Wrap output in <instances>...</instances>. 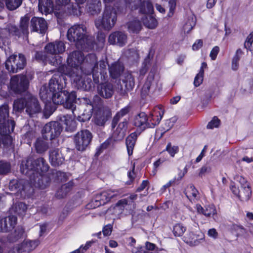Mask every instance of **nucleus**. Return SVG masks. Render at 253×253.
Here are the masks:
<instances>
[{
  "instance_id": "nucleus-1",
  "label": "nucleus",
  "mask_w": 253,
  "mask_h": 253,
  "mask_svg": "<svg viewBox=\"0 0 253 253\" xmlns=\"http://www.w3.org/2000/svg\"><path fill=\"white\" fill-rule=\"evenodd\" d=\"M99 63V67L95 54H89L84 58L81 51H75L70 54L67 58L68 67H60L59 71L68 76L78 88L89 90L93 85L91 79L86 76L83 77L81 73H84L85 75L92 74L93 81L96 84L99 82V75L101 76V80L105 81L107 77V62L102 60Z\"/></svg>"
},
{
  "instance_id": "nucleus-2",
  "label": "nucleus",
  "mask_w": 253,
  "mask_h": 253,
  "mask_svg": "<svg viewBox=\"0 0 253 253\" xmlns=\"http://www.w3.org/2000/svg\"><path fill=\"white\" fill-rule=\"evenodd\" d=\"M66 82L63 75H54L49 81L48 88L45 85L41 87L40 96L45 103L44 115L47 118L55 110V107L51 106V100L54 104H61L65 103V107L71 109L74 116H76V107H74L76 99V93L72 91L69 94L66 91H62L65 87Z\"/></svg>"
},
{
  "instance_id": "nucleus-3",
  "label": "nucleus",
  "mask_w": 253,
  "mask_h": 253,
  "mask_svg": "<svg viewBox=\"0 0 253 253\" xmlns=\"http://www.w3.org/2000/svg\"><path fill=\"white\" fill-rule=\"evenodd\" d=\"M48 169V164L42 158L35 160L30 157L23 161L20 166L21 173L29 176L31 186L41 189L45 188L49 184L50 177L44 174Z\"/></svg>"
},
{
  "instance_id": "nucleus-4",
  "label": "nucleus",
  "mask_w": 253,
  "mask_h": 253,
  "mask_svg": "<svg viewBox=\"0 0 253 253\" xmlns=\"http://www.w3.org/2000/svg\"><path fill=\"white\" fill-rule=\"evenodd\" d=\"M81 102L82 103L78 107L80 112L77 113L78 120L80 122L89 120L94 111L95 123L98 126L104 125L106 119L104 116L101 115L102 101L100 97L95 95L92 101L86 98H83Z\"/></svg>"
},
{
  "instance_id": "nucleus-5",
  "label": "nucleus",
  "mask_w": 253,
  "mask_h": 253,
  "mask_svg": "<svg viewBox=\"0 0 253 253\" xmlns=\"http://www.w3.org/2000/svg\"><path fill=\"white\" fill-rule=\"evenodd\" d=\"M67 37L79 49L88 51L94 48L92 39L88 36L86 27L84 24L73 25L68 29Z\"/></svg>"
},
{
  "instance_id": "nucleus-6",
  "label": "nucleus",
  "mask_w": 253,
  "mask_h": 253,
  "mask_svg": "<svg viewBox=\"0 0 253 253\" xmlns=\"http://www.w3.org/2000/svg\"><path fill=\"white\" fill-rule=\"evenodd\" d=\"M117 20V14L116 9L110 5L105 3V8L102 14V18H99L95 21V26L99 30H111L115 25Z\"/></svg>"
},
{
  "instance_id": "nucleus-7",
  "label": "nucleus",
  "mask_w": 253,
  "mask_h": 253,
  "mask_svg": "<svg viewBox=\"0 0 253 253\" xmlns=\"http://www.w3.org/2000/svg\"><path fill=\"white\" fill-rule=\"evenodd\" d=\"M45 50L48 54L53 56L52 59H49L51 64L55 66H60L59 67L64 66V65H61L62 58L60 55V54L65 50V45L63 42L56 41L54 42H50L45 46ZM64 67L66 66H64Z\"/></svg>"
},
{
  "instance_id": "nucleus-8",
  "label": "nucleus",
  "mask_w": 253,
  "mask_h": 253,
  "mask_svg": "<svg viewBox=\"0 0 253 253\" xmlns=\"http://www.w3.org/2000/svg\"><path fill=\"white\" fill-rule=\"evenodd\" d=\"M30 17L27 14L21 17L20 20L19 28L14 25H9L8 30L4 29L0 33V47L2 48V45L1 44L2 40V33L3 32H8L9 34L12 35L21 37L22 36H27L29 34Z\"/></svg>"
},
{
  "instance_id": "nucleus-9",
  "label": "nucleus",
  "mask_w": 253,
  "mask_h": 253,
  "mask_svg": "<svg viewBox=\"0 0 253 253\" xmlns=\"http://www.w3.org/2000/svg\"><path fill=\"white\" fill-rule=\"evenodd\" d=\"M138 8L140 12L145 14V18L142 19L144 25L149 29L155 28L158 25V21L153 15H150L154 9L149 0H143V3L138 5Z\"/></svg>"
},
{
  "instance_id": "nucleus-10",
  "label": "nucleus",
  "mask_w": 253,
  "mask_h": 253,
  "mask_svg": "<svg viewBox=\"0 0 253 253\" xmlns=\"http://www.w3.org/2000/svg\"><path fill=\"white\" fill-rule=\"evenodd\" d=\"M127 122L126 120L121 122L111 137L107 139L101 146L97 148V154L99 155L102 151L113 144L114 141L122 140L125 137L127 129Z\"/></svg>"
},
{
  "instance_id": "nucleus-11",
  "label": "nucleus",
  "mask_w": 253,
  "mask_h": 253,
  "mask_svg": "<svg viewBox=\"0 0 253 253\" xmlns=\"http://www.w3.org/2000/svg\"><path fill=\"white\" fill-rule=\"evenodd\" d=\"M119 192L108 190L96 195L94 198L87 205L88 208L95 209L108 203L112 198L117 196Z\"/></svg>"
},
{
  "instance_id": "nucleus-12",
  "label": "nucleus",
  "mask_w": 253,
  "mask_h": 253,
  "mask_svg": "<svg viewBox=\"0 0 253 253\" xmlns=\"http://www.w3.org/2000/svg\"><path fill=\"white\" fill-rule=\"evenodd\" d=\"M26 64L24 56L19 54L18 56L12 55L10 56L5 62L6 69L10 73H16L24 68Z\"/></svg>"
},
{
  "instance_id": "nucleus-13",
  "label": "nucleus",
  "mask_w": 253,
  "mask_h": 253,
  "mask_svg": "<svg viewBox=\"0 0 253 253\" xmlns=\"http://www.w3.org/2000/svg\"><path fill=\"white\" fill-rule=\"evenodd\" d=\"M39 244L40 241L38 240L26 239L14 245V247L9 250L8 253H30Z\"/></svg>"
},
{
  "instance_id": "nucleus-14",
  "label": "nucleus",
  "mask_w": 253,
  "mask_h": 253,
  "mask_svg": "<svg viewBox=\"0 0 253 253\" xmlns=\"http://www.w3.org/2000/svg\"><path fill=\"white\" fill-rule=\"evenodd\" d=\"M92 138L91 133L88 130L78 132L74 137V142L77 150L83 151L86 149Z\"/></svg>"
},
{
  "instance_id": "nucleus-15",
  "label": "nucleus",
  "mask_w": 253,
  "mask_h": 253,
  "mask_svg": "<svg viewBox=\"0 0 253 253\" xmlns=\"http://www.w3.org/2000/svg\"><path fill=\"white\" fill-rule=\"evenodd\" d=\"M62 129V127L58 122H51L44 126L42 130V134L46 138L52 140L60 134Z\"/></svg>"
},
{
  "instance_id": "nucleus-16",
  "label": "nucleus",
  "mask_w": 253,
  "mask_h": 253,
  "mask_svg": "<svg viewBox=\"0 0 253 253\" xmlns=\"http://www.w3.org/2000/svg\"><path fill=\"white\" fill-rule=\"evenodd\" d=\"M29 82L23 75L13 76L10 81V87L16 93H21L25 91L28 87Z\"/></svg>"
},
{
  "instance_id": "nucleus-17",
  "label": "nucleus",
  "mask_w": 253,
  "mask_h": 253,
  "mask_svg": "<svg viewBox=\"0 0 253 253\" xmlns=\"http://www.w3.org/2000/svg\"><path fill=\"white\" fill-rule=\"evenodd\" d=\"M164 114V109L162 106L154 108L150 116L147 118V127L153 128L158 125Z\"/></svg>"
},
{
  "instance_id": "nucleus-18",
  "label": "nucleus",
  "mask_w": 253,
  "mask_h": 253,
  "mask_svg": "<svg viewBox=\"0 0 253 253\" xmlns=\"http://www.w3.org/2000/svg\"><path fill=\"white\" fill-rule=\"evenodd\" d=\"M158 82V78L155 77V71H151L142 88V95L145 96L147 95L150 89H155L157 87Z\"/></svg>"
},
{
  "instance_id": "nucleus-19",
  "label": "nucleus",
  "mask_w": 253,
  "mask_h": 253,
  "mask_svg": "<svg viewBox=\"0 0 253 253\" xmlns=\"http://www.w3.org/2000/svg\"><path fill=\"white\" fill-rule=\"evenodd\" d=\"M31 29L33 32L44 33L47 29L46 21L42 18L34 17L31 20Z\"/></svg>"
},
{
  "instance_id": "nucleus-20",
  "label": "nucleus",
  "mask_w": 253,
  "mask_h": 253,
  "mask_svg": "<svg viewBox=\"0 0 253 253\" xmlns=\"http://www.w3.org/2000/svg\"><path fill=\"white\" fill-rule=\"evenodd\" d=\"M41 108L39 104L37 99L30 95H28L26 112L30 116L39 113L41 112Z\"/></svg>"
},
{
  "instance_id": "nucleus-21",
  "label": "nucleus",
  "mask_w": 253,
  "mask_h": 253,
  "mask_svg": "<svg viewBox=\"0 0 253 253\" xmlns=\"http://www.w3.org/2000/svg\"><path fill=\"white\" fill-rule=\"evenodd\" d=\"M108 42L111 44L123 46L126 43L127 36L122 32L116 31L110 35Z\"/></svg>"
},
{
  "instance_id": "nucleus-22",
  "label": "nucleus",
  "mask_w": 253,
  "mask_h": 253,
  "mask_svg": "<svg viewBox=\"0 0 253 253\" xmlns=\"http://www.w3.org/2000/svg\"><path fill=\"white\" fill-rule=\"evenodd\" d=\"M184 242L190 246L198 245L204 239V235L201 232H196L194 233L192 231H189L184 237Z\"/></svg>"
},
{
  "instance_id": "nucleus-23",
  "label": "nucleus",
  "mask_w": 253,
  "mask_h": 253,
  "mask_svg": "<svg viewBox=\"0 0 253 253\" xmlns=\"http://www.w3.org/2000/svg\"><path fill=\"white\" fill-rule=\"evenodd\" d=\"M17 218L15 215L0 218V231L7 232L13 228L16 224Z\"/></svg>"
},
{
  "instance_id": "nucleus-24",
  "label": "nucleus",
  "mask_w": 253,
  "mask_h": 253,
  "mask_svg": "<svg viewBox=\"0 0 253 253\" xmlns=\"http://www.w3.org/2000/svg\"><path fill=\"white\" fill-rule=\"evenodd\" d=\"M34 145L37 153L43 154L49 148V140L42 134V137L36 139Z\"/></svg>"
},
{
  "instance_id": "nucleus-25",
  "label": "nucleus",
  "mask_w": 253,
  "mask_h": 253,
  "mask_svg": "<svg viewBox=\"0 0 253 253\" xmlns=\"http://www.w3.org/2000/svg\"><path fill=\"white\" fill-rule=\"evenodd\" d=\"M97 91L99 94L105 98L111 97L114 93V88L112 84H102L98 85Z\"/></svg>"
},
{
  "instance_id": "nucleus-26",
  "label": "nucleus",
  "mask_w": 253,
  "mask_h": 253,
  "mask_svg": "<svg viewBox=\"0 0 253 253\" xmlns=\"http://www.w3.org/2000/svg\"><path fill=\"white\" fill-rule=\"evenodd\" d=\"M49 160L51 164L55 167L61 165L64 160L59 149H53L49 152Z\"/></svg>"
},
{
  "instance_id": "nucleus-27",
  "label": "nucleus",
  "mask_w": 253,
  "mask_h": 253,
  "mask_svg": "<svg viewBox=\"0 0 253 253\" xmlns=\"http://www.w3.org/2000/svg\"><path fill=\"white\" fill-rule=\"evenodd\" d=\"M195 209L198 213L203 214L207 217L213 216L216 214L215 208L212 205L205 206L204 208L200 205L197 204Z\"/></svg>"
},
{
  "instance_id": "nucleus-28",
  "label": "nucleus",
  "mask_w": 253,
  "mask_h": 253,
  "mask_svg": "<svg viewBox=\"0 0 253 253\" xmlns=\"http://www.w3.org/2000/svg\"><path fill=\"white\" fill-rule=\"evenodd\" d=\"M124 69V65L120 61L116 62L111 66H109V71L110 76L113 79H116L120 76Z\"/></svg>"
},
{
  "instance_id": "nucleus-29",
  "label": "nucleus",
  "mask_w": 253,
  "mask_h": 253,
  "mask_svg": "<svg viewBox=\"0 0 253 253\" xmlns=\"http://www.w3.org/2000/svg\"><path fill=\"white\" fill-rule=\"evenodd\" d=\"M15 126L13 120L8 119L6 122L0 123V135L1 136L10 134L13 132Z\"/></svg>"
},
{
  "instance_id": "nucleus-30",
  "label": "nucleus",
  "mask_w": 253,
  "mask_h": 253,
  "mask_svg": "<svg viewBox=\"0 0 253 253\" xmlns=\"http://www.w3.org/2000/svg\"><path fill=\"white\" fill-rule=\"evenodd\" d=\"M39 9L42 14L47 15L53 10V4L51 0H39Z\"/></svg>"
},
{
  "instance_id": "nucleus-31",
  "label": "nucleus",
  "mask_w": 253,
  "mask_h": 253,
  "mask_svg": "<svg viewBox=\"0 0 253 253\" xmlns=\"http://www.w3.org/2000/svg\"><path fill=\"white\" fill-rule=\"evenodd\" d=\"M185 194L192 202L196 201L199 198V192L192 185H190L187 187L185 191Z\"/></svg>"
},
{
  "instance_id": "nucleus-32",
  "label": "nucleus",
  "mask_w": 253,
  "mask_h": 253,
  "mask_svg": "<svg viewBox=\"0 0 253 253\" xmlns=\"http://www.w3.org/2000/svg\"><path fill=\"white\" fill-rule=\"evenodd\" d=\"M27 205L22 202L14 204L10 209L11 214H15L18 215H23L26 211Z\"/></svg>"
},
{
  "instance_id": "nucleus-33",
  "label": "nucleus",
  "mask_w": 253,
  "mask_h": 253,
  "mask_svg": "<svg viewBox=\"0 0 253 253\" xmlns=\"http://www.w3.org/2000/svg\"><path fill=\"white\" fill-rule=\"evenodd\" d=\"M196 24V17L193 14H190L186 18L183 26V30L185 33H189Z\"/></svg>"
},
{
  "instance_id": "nucleus-34",
  "label": "nucleus",
  "mask_w": 253,
  "mask_h": 253,
  "mask_svg": "<svg viewBox=\"0 0 253 253\" xmlns=\"http://www.w3.org/2000/svg\"><path fill=\"white\" fill-rule=\"evenodd\" d=\"M137 135L135 132L131 133L126 139V146L129 156L132 154L133 150L137 139Z\"/></svg>"
},
{
  "instance_id": "nucleus-35",
  "label": "nucleus",
  "mask_w": 253,
  "mask_h": 253,
  "mask_svg": "<svg viewBox=\"0 0 253 253\" xmlns=\"http://www.w3.org/2000/svg\"><path fill=\"white\" fill-rule=\"evenodd\" d=\"M133 124L137 127L142 126L143 128L147 127V118L144 113H140L135 116Z\"/></svg>"
},
{
  "instance_id": "nucleus-36",
  "label": "nucleus",
  "mask_w": 253,
  "mask_h": 253,
  "mask_svg": "<svg viewBox=\"0 0 253 253\" xmlns=\"http://www.w3.org/2000/svg\"><path fill=\"white\" fill-rule=\"evenodd\" d=\"M61 121L66 126V129L67 131H73L76 127V122L72 117L70 115L64 116Z\"/></svg>"
},
{
  "instance_id": "nucleus-37",
  "label": "nucleus",
  "mask_w": 253,
  "mask_h": 253,
  "mask_svg": "<svg viewBox=\"0 0 253 253\" xmlns=\"http://www.w3.org/2000/svg\"><path fill=\"white\" fill-rule=\"evenodd\" d=\"M28 95L25 98L17 99L14 102L13 110L16 111H20L26 108Z\"/></svg>"
},
{
  "instance_id": "nucleus-38",
  "label": "nucleus",
  "mask_w": 253,
  "mask_h": 253,
  "mask_svg": "<svg viewBox=\"0 0 253 253\" xmlns=\"http://www.w3.org/2000/svg\"><path fill=\"white\" fill-rule=\"evenodd\" d=\"M73 186V183L69 182L62 185L61 187L56 192V196L58 198H62L70 191Z\"/></svg>"
},
{
  "instance_id": "nucleus-39",
  "label": "nucleus",
  "mask_w": 253,
  "mask_h": 253,
  "mask_svg": "<svg viewBox=\"0 0 253 253\" xmlns=\"http://www.w3.org/2000/svg\"><path fill=\"white\" fill-rule=\"evenodd\" d=\"M141 28V24L138 20H134L130 21L127 24L128 30L130 33H138Z\"/></svg>"
},
{
  "instance_id": "nucleus-40",
  "label": "nucleus",
  "mask_w": 253,
  "mask_h": 253,
  "mask_svg": "<svg viewBox=\"0 0 253 253\" xmlns=\"http://www.w3.org/2000/svg\"><path fill=\"white\" fill-rule=\"evenodd\" d=\"M242 191L240 192L239 198L241 200H248L251 195L252 191L249 184L241 186Z\"/></svg>"
},
{
  "instance_id": "nucleus-41",
  "label": "nucleus",
  "mask_w": 253,
  "mask_h": 253,
  "mask_svg": "<svg viewBox=\"0 0 253 253\" xmlns=\"http://www.w3.org/2000/svg\"><path fill=\"white\" fill-rule=\"evenodd\" d=\"M123 83L125 84L126 90H130L134 85V78L131 74H127L125 79L123 80Z\"/></svg>"
},
{
  "instance_id": "nucleus-42",
  "label": "nucleus",
  "mask_w": 253,
  "mask_h": 253,
  "mask_svg": "<svg viewBox=\"0 0 253 253\" xmlns=\"http://www.w3.org/2000/svg\"><path fill=\"white\" fill-rule=\"evenodd\" d=\"M186 230V227L180 223L175 224L173 226L172 232L174 236L180 237Z\"/></svg>"
},
{
  "instance_id": "nucleus-43",
  "label": "nucleus",
  "mask_w": 253,
  "mask_h": 253,
  "mask_svg": "<svg viewBox=\"0 0 253 253\" xmlns=\"http://www.w3.org/2000/svg\"><path fill=\"white\" fill-rule=\"evenodd\" d=\"M127 205V199H122L119 201L116 205L113 207V209H119V211H116L115 215H119Z\"/></svg>"
},
{
  "instance_id": "nucleus-44",
  "label": "nucleus",
  "mask_w": 253,
  "mask_h": 253,
  "mask_svg": "<svg viewBox=\"0 0 253 253\" xmlns=\"http://www.w3.org/2000/svg\"><path fill=\"white\" fill-rule=\"evenodd\" d=\"M129 111V107L128 106H126L123 109H122L120 112H119L114 117L113 122H112V126L115 127V126L118 123V122L120 117H122L126 115V114L128 113Z\"/></svg>"
},
{
  "instance_id": "nucleus-45",
  "label": "nucleus",
  "mask_w": 253,
  "mask_h": 253,
  "mask_svg": "<svg viewBox=\"0 0 253 253\" xmlns=\"http://www.w3.org/2000/svg\"><path fill=\"white\" fill-rule=\"evenodd\" d=\"M22 2V0H6L5 4L7 8L13 10L19 7Z\"/></svg>"
},
{
  "instance_id": "nucleus-46",
  "label": "nucleus",
  "mask_w": 253,
  "mask_h": 253,
  "mask_svg": "<svg viewBox=\"0 0 253 253\" xmlns=\"http://www.w3.org/2000/svg\"><path fill=\"white\" fill-rule=\"evenodd\" d=\"M97 42L96 44H94L93 42H92L94 46L93 49L95 48L98 49L103 47L105 41V35L102 32L99 33L97 37ZM92 42H93L92 41Z\"/></svg>"
},
{
  "instance_id": "nucleus-47",
  "label": "nucleus",
  "mask_w": 253,
  "mask_h": 253,
  "mask_svg": "<svg viewBox=\"0 0 253 253\" xmlns=\"http://www.w3.org/2000/svg\"><path fill=\"white\" fill-rule=\"evenodd\" d=\"M8 117V108L7 105L0 107V123L6 122Z\"/></svg>"
},
{
  "instance_id": "nucleus-48",
  "label": "nucleus",
  "mask_w": 253,
  "mask_h": 253,
  "mask_svg": "<svg viewBox=\"0 0 253 253\" xmlns=\"http://www.w3.org/2000/svg\"><path fill=\"white\" fill-rule=\"evenodd\" d=\"M164 151H167L171 157H174L178 152L179 148L177 146H172L170 143H169Z\"/></svg>"
},
{
  "instance_id": "nucleus-49",
  "label": "nucleus",
  "mask_w": 253,
  "mask_h": 253,
  "mask_svg": "<svg viewBox=\"0 0 253 253\" xmlns=\"http://www.w3.org/2000/svg\"><path fill=\"white\" fill-rule=\"evenodd\" d=\"M12 137L9 134H6L0 137V143H2L4 147L10 146L12 144Z\"/></svg>"
},
{
  "instance_id": "nucleus-50",
  "label": "nucleus",
  "mask_w": 253,
  "mask_h": 253,
  "mask_svg": "<svg viewBox=\"0 0 253 253\" xmlns=\"http://www.w3.org/2000/svg\"><path fill=\"white\" fill-rule=\"evenodd\" d=\"M10 169V165L6 162H0V174H5Z\"/></svg>"
},
{
  "instance_id": "nucleus-51",
  "label": "nucleus",
  "mask_w": 253,
  "mask_h": 253,
  "mask_svg": "<svg viewBox=\"0 0 253 253\" xmlns=\"http://www.w3.org/2000/svg\"><path fill=\"white\" fill-rule=\"evenodd\" d=\"M177 121V118L175 117H172L170 119L166 120L165 124V131H168L173 126L174 124Z\"/></svg>"
},
{
  "instance_id": "nucleus-52",
  "label": "nucleus",
  "mask_w": 253,
  "mask_h": 253,
  "mask_svg": "<svg viewBox=\"0 0 253 253\" xmlns=\"http://www.w3.org/2000/svg\"><path fill=\"white\" fill-rule=\"evenodd\" d=\"M233 180L234 181H232V182H235L236 184L239 183L241 185V187L249 184L245 178L239 175H235Z\"/></svg>"
},
{
  "instance_id": "nucleus-53",
  "label": "nucleus",
  "mask_w": 253,
  "mask_h": 253,
  "mask_svg": "<svg viewBox=\"0 0 253 253\" xmlns=\"http://www.w3.org/2000/svg\"><path fill=\"white\" fill-rule=\"evenodd\" d=\"M176 6L175 0H169L168 6L169 7V11L168 13V16L169 17H171L174 13Z\"/></svg>"
},
{
  "instance_id": "nucleus-54",
  "label": "nucleus",
  "mask_w": 253,
  "mask_h": 253,
  "mask_svg": "<svg viewBox=\"0 0 253 253\" xmlns=\"http://www.w3.org/2000/svg\"><path fill=\"white\" fill-rule=\"evenodd\" d=\"M204 74L203 73V71L199 72V73L196 76L194 81V84L195 86H199L203 81Z\"/></svg>"
},
{
  "instance_id": "nucleus-55",
  "label": "nucleus",
  "mask_w": 253,
  "mask_h": 253,
  "mask_svg": "<svg viewBox=\"0 0 253 253\" xmlns=\"http://www.w3.org/2000/svg\"><path fill=\"white\" fill-rule=\"evenodd\" d=\"M219 120L217 117H214L208 124L207 128L209 129H212L217 127L219 125Z\"/></svg>"
},
{
  "instance_id": "nucleus-56",
  "label": "nucleus",
  "mask_w": 253,
  "mask_h": 253,
  "mask_svg": "<svg viewBox=\"0 0 253 253\" xmlns=\"http://www.w3.org/2000/svg\"><path fill=\"white\" fill-rule=\"evenodd\" d=\"M56 4L64 8H70L72 5L70 3L71 0H55Z\"/></svg>"
},
{
  "instance_id": "nucleus-57",
  "label": "nucleus",
  "mask_w": 253,
  "mask_h": 253,
  "mask_svg": "<svg viewBox=\"0 0 253 253\" xmlns=\"http://www.w3.org/2000/svg\"><path fill=\"white\" fill-rule=\"evenodd\" d=\"M24 232V229L22 227H18L16 229V230L15 231V232L13 234V236L14 237V239H12L11 240L12 241H16L18 239L21 238L22 235H23V233Z\"/></svg>"
},
{
  "instance_id": "nucleus-58",
  "label": "nucleus",
  "mask_w": 253,
  "mask_h": 253,
  "mask_svg": "<svg viewBox=\"0 0 253 253\" xmlns=\"http://www.w3.org/2000/svg\"><path fill=\"white\" fill-rule=\"evenodd\" d=\"M253 42V32L251 33L247 37L246 40L244 43L245 47L247 49H249L252 46V43Z\"/></svg>"
},
{
  "instance_id": "nucleus-59",
  "label": "nucleus",
  "mask_w": 253,
  "mask_h": 253,
  "mask_svg": "<svg viewBox=\"0 0 253 253\" xmlns=\"http://www.w3.org/2000/svg\"><path fill=\"white\" fill-rule=\"evenodd\" d=\"M236 185V183L232 182L230 188L233 194L239 198L241 190L239 189V187Z\"/></svg>"
},
{
  "instance_id": "nucleus-60",
  "label": "nucleus",
  "mask_w": 253,
  "mask_h": 253,
  "mask_svg": "<svg viewBox=\"0 0 253 253\" xmlns=\"http://www.w3.org/2000/svg\"><path fill=\"white\" fill-rule=\"evenodd\" d=\"M176 182V177H174L172 179L170 180L169 182H168L166 184L163 186V187L161 189V191L162 192H164L166 189L170 187L171 186L174 185Z\"/></svg>"
},
{
  "instance_id": "nucleus-61",
  "label": "nucleus",
  "mask_w": 253,
  "mask_h": 253,
  "mask_svg": "<svg viewBox=\"0 0 253 253\" xmlns=\"http://www.w3.org/2000/svg\"><path fill=\"white\" fill-rule=\"evenodd\" d=\"M219 51V47L218 46H214L211 51L210 56L211 60H214Z\"/></svg>"
},
{
  "instance_id": "nucleus-62",
  "label": "nucleus",
  "mask_w": 253,
  "mask_h": 253,
  "mask_svg": "<svg viewBox=\"0 0 253 253\" xmlns=\"http://www.w3.org/2000/svg\"><path fill=\"white\" fill-rule=\"evenodd\" d=\"M112 225L108 224L106 225L103 229L102 232L104 236H109L112 231Z\"/></svg>"
},
{
  "instance_id": "nucleus-63",
  "label": "nucleus",
  "mask_w": 253,
  "mask_h": 253,
  "mask_svg": "<svg viewBox=\"0 0 253 253\" xmlns=\"http://www.w3.org/2000/svg\"><path fill=\"white\" fill-rule=\"evenodd\" d=\"M143 0H131L130 6L132 9H136L138 5L143 3Z\"/></svg>"
},
{
  "instance_id": "nucleus-64",
  "label": "nucleus",
  "mask_w": 253,
  "mask_h": 253,
  "mask_svg": "<svg viewBox=\"0 0 253 253\" xmlns=\"http://www.w3.org/2000/svg\"><path fill=\"white\" fill-rule=\"evenodd\" d=\"M132 253H147L141 246H138L131 249Z\"/></svg>"
}]
</instances>
